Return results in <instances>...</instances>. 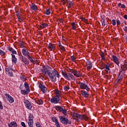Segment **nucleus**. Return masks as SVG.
I'll return each mask as SVG.
<instances>
[{"label": "nucleus", "mask_w": 127, "mask_h": 127, "mask_svg": "<svg viewBox=\"0 0 127 127\" xmlns=\"http://www.w3.org/2000/svg\"><path fill=\"white\" fill-rule=\"evenodd\" d=\"M51 81H52L53 83H55L57 81V78H60V74L57 72V71L54 69L52 72L50 71L48 74ZM57 77V78H56Z\"/></svg>", "instance_id": "1"}, {"label": "nucleus", "mask_w": 127, "mask_h": 127, "mask_svg": "<svg viewBox=\"0 0 127 127\" xmlns=\"http://www.w3.org/2000/svg\"><path fill=\"white\" fill-rule=\"evenodd\" d=\"M62 74L63 76L67 80V81H70V80H72V81H75V76L73 75V74L72 73H67L63 70H62Z\"/></svg>", "instance_id": "2"}, {"label": "nucleus", "mask_w": 127, "mask_h": 127, "mask_svg": "<svg viewBox=\"0 0 127 127\" xmlns=\"http://www.w3.org/2000/svg\"><path fill=\"white\" fill-rule=\"evenodd\" d=\"M60 121L61 123H62V124H63L65 126L69 124V120H68V119L64 118L63 116L60 117Z\"/></svg>", "instance_id": "3"}, {"label": "nucleus", "mask_w": 127, "mask_h": 127, "mask_svg": "<svg viewBox=\"0 0 127 127\" xmlns=\"http://www.w3.org/2000/svg\"><path fill=\"white\" fill-rule=\"evenodd\" d=\"M79 85L81 89H82L83 90H86V91H90V88L85 83L80 82Z\"/></svg>", "instance_id": "4"}, {"label": "nucleus", "mask_w": 127, "mask_h": 127, "mask_svg": "<svg viewBox=\"0 0 127 127\" xmlns=\"http://www.w3.org/2000/svg\"><path fill=\"white\" fill-rule=\"evenodd\" d=\"M22 53L24 57L27 58L28 56H29V55H31V54H30V52H29V51H28V50L26 49H22Z\"/></svg>", "instance_id": "5"}, {"label": "nucleus", "mask_w": 127, "mask_h": 127, "mask_svg": "<svg viewBox=\"0 0 127 127\" xmlns=\"http://www.w3.org/2000/svg\"><path fill=\"white\" fill-rule=\"evenodd\" d=\"M6 74L10 76V77H12V68L11 67L8 66L5 68Z\"/></svg>", "instance_id": "6"}, {"label": "nucleus", "mask_w": 127, "mask_h": 127, "mask_svg": "<svg viewBox=\"0 0 127 127\" xmlns=\"http://www.w3.org/2000/svg\"><path fill=\"white\" fill-rule=\"evenodd\" d=\"M39 88L40 89V90L42 91L44 94H45V93H47V88H46V86L42 84H40L39 85Z\"/></svg>", "instance_id": "7"}, {"label": "nucleus", "mask_w": 127, "mask_h": 127, "mask_svg": "<svg viewBox=\"0 0 127 127\" xmlns=\"http://www.w3.org/2000/svg\"><path fill=\"white\" fill-rule=\"evenodd\" d=\"M50 101L52 104H58L60 101V98L55 96L51 99Z\"/></svg>", "instance_id": "8"}, {"label": "nucleus", "mask_w": 127, "mask_h": 127, "mask_svg": "<svg viewBox=\"0 0 127 127\" xmlns=\"http://www.w3.org/2000/svg\"><path fill=\"white\" fill-rule=\"evenodd\" d=\"M24 104L27 109H28V110H31L32 109V105H31V103H30V102L27 100H24Z\"/></svg>", "instance_id": "9"}, {"label": "nucleus", "mask_w": 127, "mask_h": 127, "mask_svg": "<svg viewBox=\"0 0 127 127\" xmlns=\"http://www.w3.org/2000/svg\"><path fill=\"white\" fill-rule=\"evenodd\" d=\"M6 98L7 99V101H8V102L10 103V104H12L13 102H14V99L11 97V96L9 95V94L6 93L5 94Z\"/></svg>", "instance_id": "10"}, {"label": "nucleus", "mask_w": 127, "mask_h": 127, "mask_svg": "<svg viewBox=\"0 0 127 127\" xmlns=\"http://www.w3.org/2000/svg\"><path fill=\"white\" fill-rule=\"evenodd\" d=\"M21 60L23 63L25 65V66H27L29 64V61L25 58V57L22 56L21 58Z\"/></svg>", "instance_id": "11"}, {"label": "nucleus", "mask_w": 127, "mask_h": 127, "mask_svg": "<svg viewBox=\"0 0 127 127\" xmlns=\"http://www.w3.org/2000/svg\"><path fill=\"white\" fill-rule=\"evenodd\" d=\"M123 79H124L123 76L118 75V77L116 80L115 84H120V82L123 81Z\"/></svg>", "instance_id": "12"}, {"label": "nucleus", "mask_w": 127, "mask_h": 127, "mask_svg": "<svg viewBox=\"0 0 127 127\" xmlns=\"http://www.w3.org/2000/svg\"><path fill=\"white\" fill-rule=\"evenodd\" d=\"M50 70L47 68V67H43V69H42V72L44 75H46L47 74L48 75L50 72Z\"/></svg>", "instance_id": "13"}, {"label": "nucleus", "mask_w": 127, "mask_h": 127, "mask_svg": "<svg viewBox=\"0 0 127 127\" xmlns=\"http://www.w3.org/2000/svg\"><path fill=\"white\" fill-rule=\"evenodd\" d=\"M86 66H87V69L89 71V70H91L92 69V67L93 65L92 64V62L91 61H87L86 62Z\"/></svg>", "instance_id": "14"}, {"label": "nucleus", "mask_w": 127, "mask_h": 127, "mask_svg": "<svg viewBox=\"0 0 127 127\" xmlns=\"http://www.w3.org/2000/svg\"><path fill=\"white\" fill-rule=\"evenodd\" d=\"M112 58H113V61L115 62V63H116V64H117V65H118V66H119V59H118L117 56H112Z\"/></svg>", "instance_id": "15"}, {"label": "nucleus", "mask_w": 127, "mask_h": 127, "mask_svg": "<svg viewBox=\"0 0 127 127\" xmlns=\"http://www.w3.org/2000/svg\"><path fill=\"white\" fill-rule=\"evenodd\" d=\"M30 7L31 9H32V10H33L34 11H36V10H38V9L37 8V6L33 3H32V4L30 5Z\"/></svg>", "instance_id": "16"}, {"label": "nucleus", "mask_w": 127, "mask_h": 127, "mask_svg": "<svg viewBox=\"0 0 127 127\" xmlns=\"http://www.w3.org/2000/svg\"><path fill=\"white\" fill-rule=\"evenodd\" d=\"M81 92L84 98H88V97H89V93H88L87 91L85 90H81Z\"/></svg>", "instance_id": "17"}, {"label": "nucleus", "mask_w": 127, "mask_h": 127, "mask_svg": "<svg viewBox=\"0 0 127 127\" xmlns=\"http://www.w3.org/2000/svg\"><path fill=\"white\" fill-rule=\"evenodd\" d=\"M17 124L14 121L11 122L10 124H8V127H17Z\"/></svg>", "instance_id": "18"}, {"label": "nucleus", "mask_w": 127, "mask_h": 127, "mask_svg": "<svg viewBox=\"0 0 127 127\" xmlns=\"http://www.w3.org/2000/svg\"><path fill=\"white\" fill-rule=\"evenodd\" d=\"M20 92L22 95H27L30 92V90H28V89H21Z\"/></svg>", "instance_id": "19"}, {"label": "nucleus", "mask_w": 127, "mask_h": 127, "mask_svg": "<svg viewBox=\"0 0 127 127\" xmlns=\"http://www.w3.org/2000/svg\"><path fill=\"white\" fill-rule=\"evenodd\" d=\"M55 94L56 95L55 97H57V98H59V99H60V97H61V91L60 90H56Z\"/></svg>", "instance_id": "20"}, {"label": "nucleus", "mask_w": 127, "mask_h": 127, "mask_svg": "<svg viewBox=\"0 0 127 127\" xmlns=\"http://www.w3.org/2000/svg\"><path fill=\"white\" fill-rule=\"evenodd\" d=\"M12 56V63H14L15 64L16 63V61H17V59L15 58V56L12 54H11Z\"/></svg>", "instance_id": "21"}, {"label": "nucleus", "mask_w": 127, "mask_h": 127, "mask_svg": "<svg viewBox=\"0 0 127 127\" xmlns=\"http://www.w3.org/2000/svg\"><path fill=\"white\" fill-rule=\"evenodd\" d=\"M76 69H73L71 68H68V72H70L71 74H73L74 76H76Z\"/></svg>", "instance_id": "22"}, {"label": "nucleus", "mask_w": 127, "mask_h": 127, "mask_svg": "<svg viewBox=\"0 0 127 127\" xmlns=\"http://www.w3.org/2000/svg\"><path fill=\"white\" fill-rule=\"evenodd\" d=\"M27 58H28V59H29V60H30V62H31V63H35V59L31 57L30 56V55L28 56Z\"/></svg>", "instance_id": "23"}, {"label": "nucleus", "mask_w": 127, "mask_h": 127, "mask_svg": "<svg viewBox=\"0 0 127 127\" xmlns=\"http://www.w3.org/2000/svg\"><path fill=\"white\" fill-rule=\"evenodd\" d=\"M121 70H123L124 71H127V64H124V65H121Z\"/></svg>", "instance_id": "24"}, {"label": "nucleus", "mask_w": 127, "mask_h": 127, "mask_svg": "<svg viewBox=\"0 0 127 127\" xmlns=\"http://www.w3.org/2000/svg\"><path fill=\"white\" fill-rule=\"evenodd\" d=\"M52 120L54 123H55L56 125L59 124V122H58V120L56 117H52Z\"/></svg>", "instance_id": "25"}, {"label": "nucleus", "mask_w": 127, "mask_h": 127, "mask_svg": "<svg viewBox=\"0 0 127 127\" xmlns=\"http://www.w3.org/2000/svg\"><path fill=\"white\" fill-rule=\"evenodd\" d=\"M28 124L29 127H33V120H28Z\"/></svg>", "instance_id": "26"}, {"label": "nucleus", "mask_w": 127, "mask_h": 127, "mask_svg": "<svg viewBox=\"0 0 127 127\" xmlns=\"http://www.w3.org/2000/svg\"><path fill=\"white\" fill-rule=\"evenodd\" d=\"M56 110H58L59 112H62L64 108H63V107L58 106H56Z\"/></svg>", "instance_id": "27"}, {"label": "nucleus", "mask_w": 127, "mask_h": 127, "mask_svg": "<svg viewBox=\"0 0 127 127\" xmlns=\"http://www.w3.org/2000/svg\"><path fill=\"white\" fill-rule=\"evenodd\" d=\"M54 44H49L48 46V48L50 49V50H53L54 49Z\"/></svg>", "instance_id": "28"}, {"label": "nucleus", "mask_w": 127, "mask_h": 127, "mask_svg": "<svg viewBox=\"0 0 127 127\" xmlns=\"http://www.w3.org/2000/svg\"><path fill=\"white\" fill-rule=\"evenodd\" d=\"M126 73V70H124L123 69H121V70L119 72V76H122V77H124V75H125V73Z\"/></svg>", "instance_id": "29"}, {"label": "nucleus", "mask_w": 127, "mask_h": 127, "mask_svg": "<svg viewBox=\"0 0 127 127\" xmlns=\"http://www.w3.org/2000/svg\"><path fill=\"white\" fill-rule=\"evenodd\" d=\"M48 27V24H45V23H42L40 25V28L43 29L44 27Z\"/></svg>", "instance_id": "30"}, {"label": "nucleus", "mask_w": 127, "mask_h": 127, "mask_svg": "<svg viewBox=\"0 0 127 127\" xmlns=\"http://www.w3.org/2000/svg\"><path fill=\"white\" fill-rule=\"evenodd\" d=\"M24 87H25V88L26 90H29V85L28 84V83H27V82H25L24 83Z\"/></svg>", "instance_id": "31"}, {"label": "nucleus", "mask_w": 127, "mask_h": 127, "mask_svg": "<svg viewBox=\"0 0 127 127\" xmlns=\"http://www.w3.org/2000/svg\"><path fill=\"white\" fill-rule=\"evenodd\" d=\"M9 51H10V52L13 53V54H16V51H15L14 49H12V48H9Z\"/></svg>", "instance_id": "32"}, {"label": "nucleus", "mask_w": 127, "mask_h": 127, "mask_svg": "<svg viewBox=\"0 0 127 127\" xmlns=\"http://www.w3.org/2000/svg\"><path fill=\"white\" fill-rule=\"evenodd\" d=\"M76 77H81L82 76V73L80 72V71H78L76 70V72L75 74Z\"/></svg>", "instance_id": "33"}, {"label": "nucleus", "mask_w": 127, "mask_h": 127, "mask_svg": "<svg viewBox=\"0 0 127 127\" xmlns=\"http://www.w3.org/2000/svg\"><path fill=\"white\" fill-rule=\"evenodd\" d=\"M34 119V117H33V115L30 114L29 115V119L28 120L29 121H33V119Z\"/></svg>", "instance_id": "34"}, {"label": "nucleus", "mask_w": 127, "mask_h": 127, "mask_svg": "<svg viewBox=\"0 0 127 127\" xmlns=\"http://www.w3.org/2000/svg\"><path fill=\"white\" fill-rule=\"evenodd\" d=\"M37 104H38V105H43V101H42V100H41V99H38L37 101H36Z\"/></svg>", "instance_id": "35"}, {"label": "nucleus", "mask_w": 127, "mask_h": 127, "mask_svg": "<svg viewBox=\"0 0 127 127\" xmlns=\"http://www.w3.org/2000/svg\"><path fill=\"white\" fill-rule=\"evenodd\" d=\"M78 116H79V114L77 113H74L72 115V117H73V119H74V120H76V119H78Z\"/></svg>", "instance_id": "36"}, {"label": "nucleus", "mask_w": 127, "mask_h": 127, "mask_svg": "<svg viewBox=\"0 0 127 127\" xmlns=\"http://www.w3.org/2000/svg\"><path fill=\"white\" fill-rule=\"evenodd\" d=\"M72 28L73 29V30H76V24L75 22H72L71 24Z\"/></svg>", "instance_id": "37"}, {"label": "nucleus", "mask_w": 127, "mask_h": 127, "mask_svg": "<svg viewBox=\"0 0 127 127\" xmlns=\"http://www.w3.org/2000/svg\"><path fill=\"white\" fill-rule=\"evenodd\" d=\"M84 115L78 114V116L77 117V119H79V120H84Z\"/></svg>", "instance_id": "38"}, {"label": "nucleus", "mask_w": 127, "mask_h": 127, "mask_svg": "<svg viewBox=\"0 0 127 127\" xmlns=\"http://www.w3.org/2000/svg\"><path fill=\"white\" fill-rule=\"evenodd\" d=\"M100 56L101 57V59H102V60H105V53H104L103 52H102L100 54Z\"/></svg>", "instance_id": "39"}, {"label": "nucleus", "mask_w": 127, "mask_h": 127, "mask_svg": "<svg viewBox=\"0 0 127 127\" xmlns=\"http://www.w3.org/2000/svg\"><path fill=\"white\" fill-rule=\"evenodd\" d=\"M71 2H72V1H70V0H66L65 2V0H63L62 1L63 3L64 4L65 2H66V3H67V4H69V3H70Z\"/></svg>", "instance_id": "40"}, {"label": "nucleus", "mask_w": 127, "mask_h": 127, "mask_svg": "<svg viewBox=\"0 0 127 127\" xmlns=\"http://www.w3.org/2000/svg\"><path fill=\"white\" fill-rule=\"evenodd\" d=\"M101 22L102 26H106V22L105 21V19L102 18V19L101 20Z\"/></svg>", "instance_id": "41"}, {"label": "nucleus", "mask_w": 127, "mask_h": 127, "mask_svg": "<svg viewBox=\"0 0 127 127\" xmlns=\"http://www.w3.org/2000/svg\"><path fill=\"white\" fill-rule=\"evenodd\" d=\"M0 55L1 56H4V55H5V52H3V51L1 50L0 49Z\"/></svg>", "instance_id": "42"}, {"label": "nucleus", "mask_w": 127, "mask_h": 127, "mask_svg": "<svg viewBox=\"0 0 127 127\" xmlns=\"http://www.w3.org/2000/svg\"><path fill=\"white\" fill-rule=\"evenodd\" d=\"M110 64H107L106 65H105V69H107V70H110Z\"/></svg>", "instance_id": "43"}, {"label": "nucleus", "mask_w": 127, "mask_h": 127, "mask_svg": "<svg viewBox=\"0 0 127 127\" xmlns=\"http://www.w3.org/2000/svg\"><path fill=\"white\" fill-rule=\"evenodd\" d=\"M64 91H68V90H69V89H70V87L68 86H65L64 87Z\"/></svg>", "instance_id": "44"}, {"label": "nucleus", "mask_w": 127, "mask_h": 127, "mask_svg": "<svg viewBox=\"0 0 127 127\" xmlns=\"http://www.w3.org/2000/svg\"><path fill=\"white\" fill-rule=\"evenodd\" d=\"M70 59L71 61H75L76 60V58L74 56H71L70 57Z\"/></svg>", "instance_id": "45"}, {"label": "nucleus", "mask_w": 127, "mask_h": 127, "mask_svg": "<svg viewBox=\"0 0 127 127\" xmlns=\"http://www.w3.org/2000/svg\"><path fill=\"white\" fill-rule=\"evenodd\" d=\"M46 14H47V15H49V14H50V10L47 9L46 11Z\"/></svg>", "instance_id": "46"}, {"label": "nucleus", "mask_w": 127, "mask_h": 127, "mask_svg": "<svg viewBox=\"0 0 127 127\" xmlns=\"http://www.w3.org/2000/svg\"><path fill=\"white\" fill-rule=\"evenodd\" d=\"M20 45L22 48H23L24 47V43L21 42L20 43Z\"/></svg>", "instance_id": "47"}, {"label": "nucleus", "mask_w": 127, "mask_h": 127, "mask_svg": "<svg viewBox=\"0 0 127 127\" xmlns=\"http://www.w3.org/2000/svg\"><path fill=\"white\" fill-rule=\"evenodd\" d=\"M68 5L67 7H71V6H73V3L71 1L70 3L68 4Z\"/></svg>", "instance_id": "48"}, {"label": "nucleus", "mask_w": 127, "mask_h": 127, "mask_svg": "<svg viewBox=\"0 0 127 127\" xmlns=\"http://www.w3.org/2000/svg\"><path fill=\"white\" fill-rule=\"evenodd\" d=\"M61 50H62L63 51H65V49L64 48V46H62L60 47Z\"/></svg>", "instance_id": "49"}, {"label": "nucleus", "mask_w": 127, "mask_h": 127, "mask_svg": "<svg viewBox=\"0 0 127 127\" xmlns=\"http://www.w3.org/2000/svg\"><path fill=\"white\" fill-rule=\"evenodd\" d=\"M112 22L113 25H116V20L113 19L112 21Z\"/></svg>", "instance_id": "50"}, {"label": "nucleus", "mask_w": 127, "mask_h": 127, "mask_svg": "<svg viewBox=\"0 0 127 127\" xmlns=\"http://www.w3.org/2000/svg\"><path fill=\"white\" fill-rule=\"evenodd\" d=\"M21 125L22 126V127H26V126L25 125V123L24 122H21Z\"/></svg>", "instance_id": "51"}, {"label": "nucleus", "mask_w": 127, "mask_h": 127, "mask_svg": "<svg viewBox=\"0 0 127 127\" xmlns=\"http://www.w3.org/2000/svg\"><path fill=\"white\" fill-rule=\"evenodd\" d=\"M84 120H85V121H87L88 120V119H89V118L88 117V116H87V115H84Z\"/></svg>", "instance_id": "52"}, {"label": "nucleus", "mask_w": 127, "mask_h": 127, "mask_svg": "<svg viewBox=\"0 0 127 127\" xmlns=\"http://www.w3.org/2000/svg\"><path fill=\"white\" fill-rule=\"evenodd\" d=\"M3 109V106L1 105V102L0 101V109L2 110Z\"/></svg>", "instance_id": "53"}, {"label": "nucleus", "mask_w": 127, "mask_h": 127, "mask_svg": "<svg viewBox=\"0 0 127 127\" xmlns=\"http://www.w3.org/2000/svg\"><path fill=\"white\" fill-rule=\"evenodd\" d=\"M62 112L63 113H64V115H65V116H66V114L67 113V111L66 110H64V109H63V111Z\"/></svg>", "instance_id": "54"}, {"label": "nucleus", "mask_w": 127, "mask_h": 127, "mask_svg": "<svg viewBox=\"0 0 127 127\" xmlns=\"http://www.w3.org/2000/svg\"><path fill=\"white\" fill-rule=\"evenodd\" d=\"M120 7H121V8H126V5L122 4L121 6Z\"/></svg>", "instance_id": "55"}, {"label": "nucleus", "mask_w": 127, "mask_h": 127, "mask_svg": "<svg viewBox=\"0 0 127 127\" xmlns=\"http://www.w3.org/2000/svg\"><path fill=\"white\" fill-rule=\"evenodd\" d=\"M117 25H120L121 24V21H120V20L117 21Z\"/></svg>", "instance_id": "56"}, {"label": "nucleus", "mask_w": 127, "mask_h": 127, "mask_svg": "<svg viewBox=\"0 0 127 127\" xmlns=\"http://www.w3.org/2000/svg\"><path fill=\"white\" fill-rule=\"evenodd\" d=\"M124 30L126 31V32H127V26H126L124 28Z\"/></svg>", "instance_id": "57"}, {"label": "nucleus", "mask_w": 127, "mask_h": 127, "mask_svg": "<svg viewBox=\"0 0 127 127\" xmlns=\"http://www.w3.org/2000/svg\"><path fill=\"white\" fill-rule=\"evenodd\" d=\"M16 15H17L18 18L20 17V14L19 13H17Z\"/></svg>", "instance_id": "58"}, {"label": "nucleus", "mask_w": 127, "mask_h": 127, "mask_svg": "<svg viewBox=\"0 0 127 127\" xmlns=\"http://www.w3.org/2000/svg\"><path fill=\"white\" fill-rule=\"evenodd\" d=\"M39 125H40L39 123L38 122V123H37L36 124V126H37V127H39Z\"/></svg>", "instance_id": "59"}, {"label": "nucleus", "mask_w": 127, "mask_h": 127, "mask_svg": "<svg viewBox=\"0 0 127 127\" xmlns=\"http://www.w3.org/2000/svg\"><path fill=\"white\" fill-rule=\"evenodd\" d=\"M18 20H19V21L20 22H21L22 21V19H21L20 18H20H18Z\"/></svg>", "instance_id": "60"}, {"label": "nucleus", "mask_w": 127, "mask_h": 127, "mask_svg": "<svg viewBox=\"0 0 127 127\" xmlns=\"http://www.w3.org/2000/svg\"><path fill=\"white\" fill-rule=\"evenodd\" d=\"M121 6H122V3H119L118 4V6H119V7H121Z\"/></svg>", "instance_id": "61"}, {"label": "nucleus", "mask_w": 127, "mask_h": 127, "mask_svg": "<svg viewBox=\"0 0 127 127\" xmlns=\"http://www.w3.org/2000/svg\"><path fill=\"white\" fill-rule=\"evenodd\" d=\"M124 18H125V19H127V14H125L124 15Z\"/></svg>", "instance_id": "62"}, {"label": "nucleus", "mask_w": 127, "mask_h": 127, "mask_svg": "<svg viewBox=\"0 0 127 127\" xmlns=\"http://www.w3.org/2000/svg\"><path fill=\"white\" fill-rule=\"evenodd\" d=\"M125 39L126 40V41H127V35L125 34Z\"/></svg>", "instance_id": "63"}, {"label": "nucleus", "mask_w": 127, "mask_h": 127, "mask_svg": "<svg viewBox=\"0 0 127 127\" xmlns=\"http://www.w3.org/2000/svg\"><path fill=\"white\" fill-rule=\"evenodd\" d=\"M62 46V45L61 44V43H59V47H60L61 46Z\"/></svg>", "instance_id": "64"}]
</instances>
